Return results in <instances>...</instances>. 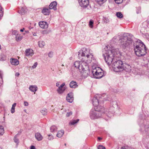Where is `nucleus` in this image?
<instances>
[{
    "label": "nucleus",
    "mask_w": 149,
    "mask_h": 149,
    "mask_svg": "<svg viewBox=\"0 0 149 149\" xmlns=\"http://www.w3.org/2000/svg\"><path fill=\"white\" fill-rule=\"evenodd\" d=\"M3 10L2 8L0 5V19L3 16Z\"/></svg>",
    "instance_id": "obj_34"
},
{
    "label": "nucleus",
    "mask_w": 149,
    "mask_h": 149,
    "mask_svg": "<svg viewBox=\"0 0 149 149\" xmlns=\"http://www.w3.org/2000/svg\"><path fill=\"white\" fill-rule=\"evenodd\" d=\"M97 3L100 5H101L104 2H106L107 0H95Z\"/></svg>",
    "instance_id": "obj_27"
},
{
    "label": "nucleus",
    "mask_w": 149,
    "mask_h": 149,
    "mask_svg": "<svg viewBox=\"0 0 149 149\" xmlns=\"http://www.w3.org/2000/svg\"><path fill=\"white\" fill-rule=\"evenodd\" d=\"M102 139V138L100 137H98V139L99 140H101Z\"/></svg>",
    "instance_id": "obj_56"
},
{
    "label": "nucleus",
    "mask_w": 149,
    "mask_h": 149,
    "mask_svg": "<svg viewBox=\"0 0 149 149\" xmlns=\"http://www.w3.org/2000/svg\"><path fill=\"white\" fill-rule=\"evenodd\" d=\"M34 36H35V34H33Z\"/></svg>",
    "instance_id": "obj_63"
},
{
    "label": "nucleus",
    "mask_w": 149,
    "mask_h": 149,
    "mask_svg": "<svg viewBox=\"0 0 149 149\" xmlns=\"http://www.w3.org/2000/svg\"><path fill=\"white\" fill-rule=\"evenodd\" d=\"M64 132L63 130H61L58 131L56 134V136L59 138L62 137L64 134Z\"/></svg>",
    "instance_id": "obj_23"
},
{
    "label": "nucleus",
    "mask_w": 149,
    "mask_h": 149,
    "mask_svg": "<svg viewBox=\"0 0 149 149\" xmlns=\"http://www.w3.org/2000/svg\"><path fill=\"white\" fill-rule=\"evenodd\" d=\"M103 21L104 23H107L109 22V21L108 18L103 17Z\"/></svg>",
    "instance_id": "obj_38"
},
{
    "label": "nucleus",
    "mask_w": 149,
    "mask_h": 149,
    "mask_svg": "<svg viewBox=\"0 0 149 149\" xmlns=\"http://www.w3.org/2000/svg\"><path fill=\"white\" fill-rule=\"evenodd\" d=\"M49 137L48 138V139L49 140H52L53 139L54 137L53 136L51 135H48Z\"/></svg>",
    "instance_id": "obj_45"
},
{
    "label": "nucleus",
    "mask_w": 149,
    "mask_h": 149,
    "mask_svg": "<svg viewBox=\"0 0 149 149\" xmlns=\"http://www.w3.org/2000/svg\"><path fill=\"white\" fill-rule=\"evenodd\" d=\"M65 146H66V143H65Z\"/></svg>",
    "instance_id": "obj_60"
},
{
    "label": "nucleus",
    "mask_w": 149,
    "mask_h": 149,
    "mask_svg": "<svg viewBox=\"0 0 149 149\" xmlns=\"http://www.w3.org/2000/svg\"><path fill=\"white\" fill-rule=\"evenodd\" d=\"M145 129L144 131L146 134L149 136V129L148 125H146L144 127Z\"/></svg>",
    "instance_id": "obj_25"
},
{
    "label": "nucleus",
    "mask_w": 149,
    "mask_h": 149,
    "mask_svg": "<svg viewBox=\"0 0 149 149\" xmlns=\"http://www.w3.org/2000/svg\"><path fill=\"white\" fill-rule=\"evenodd\" d=\"M41 112L43 115H46L47 114V110L45 108H43L41 110Z\"/></svg>",
    "instance_id": "obj_33"
},
{
    "label": "nucleus",
    "mask_w": 149,
    "mask_h": 149,
    "mask_svg": "<svg viewBox=\"0 0 149 149\" xmlns=\"http://www.w3.org/2000/svg\"><path fill=\"white\" fill-rule=\"evenodd\" d=\"M66 100L68 102H72L73 100V94L72 93H68L66 97Z\"/></svg>",
    "instance_id": "obj_11"
},
{
    "label": "nucleus",
    "mask_w": 149,
    "mask_h": 149,
    "mask_svg": "<svg viewBox=\"0 0 149 149\" xmlns=\"http://www.w3.org/2000/svg\"><path fill=\"white\" fill-rule=\"evenodd\" d=\"M133 37L132 35L129 33L124 34L120 40V47L123 48L128 47L132 43Z\"/></svg>",
    "instance_id": "obj_4"
},
{
    "label": "nucleus",
    "mask_w": 149,
    "mask_h": 149,
    "mask_svg": "<svg viewBox=\"0 0 149 149\" xmlns=\"http://www.w3.org/2000/svg\"><path fill=\"white\" fill-rule=\"evenodd\" d=\"M35 137L36 139L39 141H41L43 139V137L39 133H36Z\"/></svg>",
    "instance_id": "obj_19"
},
{
    "label": "nucleus",
    "mask_w": 149,
    "mask_h": 149,
    "mask_svg": "<svg viewBox=\"0 0 149 149\" xmlns=\"http://www.w3.org/2000/svg\"><path fill=\"white\" fill-rule=\"evenodd\" d=\"M117 54L114 49L104 51L103 54L105 61L108 65H110L112 62L115 61V59L117 57Z\"/></svg>",
    "instance_id": "obj_3"
},
{
    "label": "nucleus",
    "mask_w": 149,
    "mask_h": 149,
    "mask_svg": "<svg viewBox=\"0 0 149 149\" xmlns=\"http://www.w3.org/2000/svg\"><path fill=\"white\" fill-rule=\"evenodd\" d=\"M142 26L143 27H144L145 28H146L148 27L147 24L146 22H143L142 24Z\"/></svg>",
    "instance_id": "obj_40"
},
{
    "label": "nucleus",
    "mask_w": 149,
    "mask_h": 149,
    "mask_svg": "<svg viewBox=\"0 0 149 149\" xmlns=\"http://www.w3.org/2000/svg\"><path fill=\"white\" fill-rule=\"evenodd\" d=\"M102 96L100 95H96L95 96L93 99V105L95 107H96L97 106H99L100 107V108H102V107H103L101 105H99V101L98 99V98Z\"/></svg>",
    "instance_id": "obj_9"
},
{
    "label": "nucleus",
    "mask_w": 149,
    "mask_h": 149,
    "mask_svg": "<svg viewBox=\"0 0 149 149\" xmlns=\"http://www.w3.org/2000/svg\"><path fill=\"white\" fill-rule=\"evenodd\" d=\"M107 100H109V99H107Z\"/></svg>",
    "instance_id": "obj_62"
},
{
    "label": "nucleus",
    "mask_w": 149,
    "mask_h": 149,
    "mask_svg": "<svg viewBox=\"0 0 149 149\" xmlns=\"http://www.w3.org/2000/svg\"><path fill=\"white\" fill-rule=\"evenodd\" d=\"M45 42L42 41H40L38 42V45L40 47L42 48L45 45Z\"/></svg>",
    "instance_id": "obj_29"
},
{
    "label": "nucleus",
    "mask_w": 149,
    "mask_h": 149,
    "mask_svg": "<svg viewBox=\"0 0 149 149\" xmlns=\"http://www.w3.org/2000/svg\"><path fill=\"white\" fill-rule=\"evenodd\" d=\"M50 9H48L47 8H44L42 10V13L45 15H49L50 13Z\"/></svg>",
    "instance_id": "obj_17"
},
{
    "label": "nucleus",
    "mask_w": 149,
    "mask_h": 149,
    "mask_svg": "<svg viewBox=\"0 0 149 149\" xmlns=\"http://www.w3.org/2000/svg\"><path fill=\"white\" fill-rule=\"evenodd\" d=\"M12 34L13 35H16L17 36V35H18V32L16 31H12Z\"/></svg>",
    "instance_id": "obj_41"
},
{
    "label": "nucleus",
    "mask_w": 149,
    "mask_h": 149,
    "mask_svg": "<svg viewBox=\"0 0 149 149\" xmlns=\"http://www.w3.org/2000/svg\"><path fill=\"white\" fill-rule=\"evenodd\" d=\"M2 80V79L1 74L0 73V81H1L0 82V86L2 85V84L3 83V81Z\"/></svg>",
    "instance_id": "obj_43"
},
{
    "label": "nucleus",
    "mask_w": 149,
    "mask_h": 149,
    "mask_svg": "<svg viewBox=\"0 0 149 149\" xmlns=\"http://www.w3.org/2000/svg\"><path fill=\"white\" fill-rule=\"evenodd\" d=\"M29 89L32 92H34L35 94L38 90V87L36 85H31L29 86Z\"/></svg>",
    "instance_id": "obj_18"
},
{
    "label": "nucleus",
    "mask_w": 149,
    "mask_h": 149,
    "mask_svg": "<svg viewBox=\"0 0 149 149\" xmlns=\"http://www.w3.org/2000/svg\"><path fill=\"white\" fill-rule=\"evenodd\" d=\"M115 2L117 4H119L121 3L123 1V0H114Z\"/></svg>",
    "instance_id": "obj_39"
},
{
    "label": "nucleus",
    "mask_w": 149,
    "mask_h": 149,
    "mask_svg": "<svg viewBox=\"0 0 149 149\" xmlns=\"http://www.w3.org/2000/svg\"><path fill=\"white\" fill-rule=\"evenodd\" d=\"M92 71L94 77L96 79H99L102 77L103 75V73L102 72V69L98 67L95 68Z\"/></svg>",
    "instance_id": "obj_8"
},
{
    "label": "nucleus",
    "mask_w": 149,
    "mask_h": 149,
    "mask_svg": "<svg viewBox=\"0 0 149 149\" xmlns=\"http://www.w3.org/2000/svg\"><path fill=\"white\" fill-rule=\"evenodd\" d=\"M113 39H116V37H115L113 38Z\"/></svg>",
    "instance_id": "obj_58"
},
{
    "label": "nucleus",
    "mask_w": 149,
    "mask_h": 149,
    "mask_svg": "<svg viewBox=\"0 0 149 149\" xmlns=\"http://www.w3.org/2000/svg\"><path fill=\"white\" fill-rule=\"evenodd\" d=\"M24 30V28H23V29H20V31L21 32H23Z\"/></svg>",
    "instance_id": "obj_54"
},
{
    "label": "nucleus",
    "mask_w": 149,
    "mask_h": 149,
    "mask_svg": "<svg viewBox=\"0 0 149 149\" xmlns=\"http://www.w3.org/2000/svg\"><path fill=\"white\" fill-rule=\"evenodd\" d=\"M81 62L80 61H76L74 63V66L76 68L78 69L79 70L80 66H81Z\"/></svg>",
    "instance_id": "obj_21"
},
{
    "label": "nucleus",
    "mask_w": 149,
    "mask_h": 149,
    "mask_svg": "<svg viewBox=\"0 0 149 149\" xmlns=\"http://www.w3.org/2000/svg\"><path fill=\"white\" fill-rule=\"evenodd\" d=\"M111 104L113 108L117 107L118 106L117 102L116 101L111 102Z\"/></svg>",
    "instance_id": "obj_32"
},
{
    "label": "nucleus",
    "mask_w": 149,
    "mask_h": 149,
    "mask_svg": "<svg viewBox=\"0 0 149 149\" xmlns=\"http://www.w3.org/2000/svg\"><path fill=\"white\" fill-rule=\"evenodd\" d=\"M65 83H62V84L59 86L58 87H60L61 88H64V86L65 85Z\"/></svg>",
    "instance_id": "obj_50"
},
{
    "label": "nucleus",
    "mask_w": 149,
    "mask_h": 149,
    "mask_svg": "<svg viewBox=\"0 0 149 149\" xmlns=\"http://www.w3.org/2000/svg\"><path fill=\"white\" fill-rule=\"evenodd\" d=\"M16 76H18L19 75V73H17L15 74Z\"/></svg>",
    "instance_id": "obj_55"
},
{
    "label": "nucleus",
    "mask_w": 149,
    "mask_h": 149,
    "mask_svg": "<svg viewBox=\"0 0 149 149\" xmlns=\"http://www.w3.org/2000/svg\"><path fill=\"white\" fill-rule=\"evenodd\" d=\"M69 86L70 88H75L78 86L77 82L74 81H72L70 82Z\"/></svg>",
    "instance_id": "obj_16"
},
{
    "label": "nucleus",
    "mask_w": 149,
    "mask_h": 149,
    "mask_svg": "<svg viewBox=\"0 0 149 149\" xmlns=\"http://www.w3.org/2000/svg\"><path fill=\"white\" fill-rule=\"evenodd\" d=\"M53 56V52H50L48 54V56L49 57L52 58Z\"/></svg>",
    "instance_id": "obj_47"
},
{
    "label": "nucleus",
    "mask_w": 149,
    "mask_h": 149,
    "mask_svg": "<svg viewBox=\"0 0 149 149\" xmlns=\"http://www.w3.org/2000/svg\"><path fill=\"white\" fill-rule=\"evenodd\" d=\"M134 50L136 54L138 56H141L146 55L147 49L145 45L141 40H138L134 43Z\"/></svg>",
    "instance_id": "obj_2"
},
{
    "label": "nucleus",
    "mask_w": 149,
    "mask_h": 149,
    "mask_svg": "<svg viewBox=\"0 0 149 149\" xmlns=\"http://www.w3.org/2000/svg\"><path fill=\"white\" fill-rule=\"evenodd\" d=\"M6 57L5 55L1 54L0 56V61H3L6 60Z\"/></svg>",
    "instance_id": "obj_37"
},
{
    "label": "nucleus",
    "mask_w": 149,
    "mask_h": 149,
    "mask_svg": "<svg viewBox=\"0 0 149 149\" xmlns=\"http://www.w3.org/2000/svg\"><path fill=\"white\" fill-rule=\"evenodd\" d=\"M112 66L114 71L117 72L123 71L125 68L123 62L120 60H117L116 58L115 61L113 62Z\"/></svg>",
    "instance_id": "obj_5"
},
{
    "label": "nucleus",
    "mask_w": 149,
    "mask_h": 149,
    "mask_svg": "<svg viewBox=\"0 0 149 149\" xmlns=\"http://www.w3.org/2000/svg\"><path fill=\"white\" fill-rule=\"evenodd\" d=\"M60 82H57L56 84V86L57 87H59V85Z\"/></svg>",
    "instance_id": "obj_52"
},
{
    "label": "nucleus",
    "mask_w": 149,
    "mask_h": 149,
    "mask_svg": "<svg viewBox=\"0 0 149 149\" xmlns=\"http://www.w3.org/2000/svg\"><path fill=\"white\" fill-rule=\"evenodd\" d=\"M79 120V119H77L76 120H72L69 123V124L70 125H73L77 123Z\"/></svg>",
    "instance_id": "obj_26"
},
{
    "label": "nucleus",
    "mask_w": 149,
    "mask_h": 149,
    "mask_svg": "<svg viewBox=\"0 0 149 149\" xmlns=\"http://www.w3.org/2000/svg\"><path fill=\"white\" fill-rule=\"evenodd\" d=\"M61 110H63V109H61Z\"/></svg>",
    "instance_id": "obj_59"
},
{
    "label": "nucleus",
    "mask_w": 149,
    "mask_h": 149,
    "mask_svg": "<svg viewBox=\"0 0 149 149\" xmlns=\"http://www.w3.org/2000/svg\"><path fill=\"white\" fill-rule=\"evenodd\" d=\"M29 105L28 103L26 101H24V105L25 106H28Z\"/></svg>",
    "instance_id": "obj_49"
},
{
    "label": "nucleus",
    "mask_w": 149,
    "mask_h": 149,
    "mask_svg": "<svg viewBox=\"0 0 149 149\" xmlns=\"http://www.w3.org/2000/svg\"><path fill=\"white\" fill-rule=\"evenodd\" d=\"M89 54L88 49L83 48L79 52L78 56L79 57L80 56L84 57L86 56V57L88 59L87 60V62L90 63L92 62V59L93 60V55L91 54Z\"/></svg>",
    "instance_id": "obj_6"
},
{
    "label": "nucleus",
    "mask_w": 149,
    "mask_h": 149,
    "mask_svg": "<svg viewBox=\"0 0 149 149\" xmlns=\"http://www.w3.org/2000/svg\"><path fill=\"white\" fill-rule=\"evenodd\" d=\"M72 114V111H70L69 112L67 113L66 116L67 117H69Z\"/></svg>",
    "instance_id": "obj_46"
},
{
    "label": "nucleus",
    "mask_w": 149,
    "mask_h": 149,
    "mask_svg": "<svg viewBox=\"0 0 149 149\" xmlns=\"http://www.w3.org/2000/svg\"><path fill=\"white\" fill-rule=\"evenodd\" d=\"M30 149H36V148L34 146H31Z\"/></svg>",
    "instance_id": "obj_53"
},
{
    "label": "nucleus",
    "mask_w": 149,
    "mask_h": 149,
    "mask_svg": "<svg viewBox=\"0 0 149 149\" xmlns=\"http://www.w3.org/2000/svg\"><path fill=\"white\" fill-rule=\"evenodd\" d=\"M50 130L51 132H54L57 131V128L56 126L53 125L51 127Z\"/></svg>",
    "instance_id": "obj_24"
},
{
    "label": "nucleus",
    "mask_w": 149,
    "mask_h": 149,
    "mask_svg": "<svg viewBox=\"0 0 149 149\" xmlns=\"http://www.w3.org/2000/svg\"><path fill=\"white\" fill-rule=\"evenodd\" d=\"M16 105V103H14L12 105V107L11 109H15V107Z\"/></svg>",
    "instance_id": "obj_48"
},
{
    "label": "nucleus",
    "mask_w": 149,
    "mask_h": 149,
    "mask_svg": "<svg viewBox=\"0 0 149 149\" xmlns=\"http://www.w3.org/2000/svg\"><path fill=\"white\" fill-rule=\"evenodd\" d=\"M34 36H35V34H33Z\"/></svg>",
    "instance_id": "obj_64"
},
{
    "label": "nucleus",
    "mask_w": 149,
    "mask_h": 149,
    "mask_svg": "<svg viewBox=\"0 0 149 149\" xmlns=\"http://www.w3.org/2000/svg\"><path fill=\"white\" fill-rule=\"evenodd\" d=\"M10 61L11 64L13 65H17L19 64V61L16 59H11Z\"/></svg>",
    "instance_id": "obj_15"
},
{
    "label": "nucleus",
    "mask_w": 149,
    "mask_h": 149,
    "mask_svg": "<svg viewBox=\"0 0 149 149\" xmlns=\"http://www.w3.org/2000/svg\"><path fill=\"white\" fill-rule=\"evenodd\" d=\"M80 6L84 8H86L89 4V0H78Z\"/></svg>",
    "instance_id": "obj_10"
},
{
    "label": "nucleus",
    "mask_w": 149,
    "mask_h": 149,
    "mask_svg": "<svg viewBox=\"0 0 149 149\" xmlns=\"http://www.w3.org/2000/svg\"><path fill=\"white\" fill-rule=\"evenodd\" d=\"M38 65V63L37 62H35L33 65L32 66V68L33 69L36 68Z\"/></svg>",
    "instance_id": "obj_44"
},
{
    "label": "nucleus",
    "mask_w": 149,
    "mask_h": 149,
    "mask_svg": "<svg viewBox=\"0 0 149 149\" xmlns=\"http://www.w3.org/2000/svg\"><path fill=\"white\" fill-rule=\"evenodd\" d=\"M65 89V87L64 88L58 87V89L57 90V91L58 94H61L64 92Z\"/></svg>",
    "instance_id": "obj_20"
},
{
    "label": "nucleus",
    "mask_w": 149,
    "mask_h": 149,
    "mask_svg": "<svg viewBox=\"0 0 149 149\" xmlns=\"http://www.w3.org/2000/svg\"><path fill=\"white\" fill-rule=\"evenodd\" d=\"M98 149H105V147L102 145H99L97 147Z\"/></svg>",
    "instance_id": "obj_42"
},
{
    "label": "nucleus",
    "mask_w": 149,
    "mask_h": 149,
    "mask_svg": "<svg viewBox=\"0 0 149 149\" xmlns=\"http://www.w3.org/2000/svg\"><path fill=\"white\" fill-rule=\"evenodd\" d=\"M109 112L107 111V109H104L103 107L100 108L99 106H97V107L95 108L94 109H92L90 113V117L91 119L94 120L97 119L102 117L105 115H107L108 117V114L109 113Z\"/></svg>",
    "instance_id": "obj_1"
},
{
    "label": "nucleus",
    "mask_w": 149,
    "mask_h": 149,
    "mask_svg": "<svg viewBox=\"0 0 149 149\" xmlns=\"http://www.w3.org/2000/svg\"><path fill=\"white\" fill-rule=\"evenodd\" d=\"M15 112V109H11V112L13 113H14Z\"/></svg>",
    "instance_id": "obj_51"
},
{
    "label": "nucleus",
    "mask_w": 149,
    "mask_h": 149,
    "mask_svg": "<svg viewBox=\"0 0 149 149\" xmlns=\"http://www.w3.org/2000/svg\"><path fill=\"white\" fill-rule=\"evenodd\" d=\"M4 133V130L3 127L1 125H0V136L3 135Z\"/></svg>",
    "instance_id": "obj_30"
},
{
    "label": "nucleus",
    "mask_w": 149,
    "mask_h": 149,
    "mask_svg": "<svg viewBox=\"0 0 149 149\" xmlns=\"http://www.w3.org/2000/svg\"><path fill=\"white\" fill-rule=\"evenodd\" d=\"M116 15L117 17L119 18H122L123 17V15L122 13L120 12H117Z\"/></svg>",
    "instance_id": "obj_31"
},
{
    "label": "nucleus",
    "mask_w": 149,
    "mask_h": 149,
    "mask_svg": "<svg viewBox=\"0 0 149 149\" xmlns=\"http://www.w3.org/2000/svg\"><path fill=\"white\" fill-rule=\"evenodd\" d=\"M79 70L82 73L84 77H87L90 74V71L88 64L86 62L83 61L81 63Z\"/></svg>",
    "instance_id": "obj_7"
},
{
    "label": "nucleus",
    "mask_w": 149,
    "mask_h": 149,
    "mask_svg": "<svg viewBox=\"0 0 149 149\" xmlns=\"http://www.w3.org/2000/svg\"><path fill=\"white\" fill-rule=\"evenodd\" d=\"M33 50L31 49H26L25 51V54L26 56H32L34 54Z\"/></svg>",
    "instance_id": "obj_12"
},
{
    "label": "nucleus",
    "mask_w": 149,
    "mask_h": 149,
    "mask_svg": "<svg viewBox=\"0 0 149 149\" xmlns=\"http://www.w3.org/2000/svg\"><path fill=\"white\" fill-rule=\"evenodd\" d=\"M121 149H127V148L125 147H122Z\"/></svg>",
    "instance_id": "obj_57"
},
{
    "label": "nucleus",
    "mask_w": 149,
    "mask_h": 149,
    "mask_svg": "<svg viewBox=\"0 0 149 149\" xmlns=\"http://www.w3.org/2000/svg\"><path fill=\"white\" fill-rule=\"evenodd\" d=\"M57 3L54 1L51 3L49 6V8L50 9H53L54 10H56Z\"/></svg>",
    "instance_id": "obj_13"
},
{
    "label": "nucleus",
    "mask_w": 149,
    "mask_h": 149,
    "mask_svg": "<svg viewBox=\"0 0 149 149\" xmlns=\"http://www.w3.org/2000/svg\"><path fill=\"white\" fill-rule=\"evenodd\" d=\"M93 20L91 19L89 22V25L90 28H92L93 27Z\"/></svg>",
    "instance_id": "obj_36"
},
{
    "label": "nucleus",
    "mask_w": 149,
    "mask_h": 149,
    "mask_svg": "<svg viewBox=\"0 0 149 149\" xmlns=\"http://www.w3.org/2000/svg\"><path fill=\"white\" fill-rule=\"evenodd\" d=\"M26 12V9L23 7H22L21 9L19 10L18 11V13L22 15L24 14Z\"/></svg>",
    "instance_id": "obj_22"
},
{
    "label": "nucleus",
    "mask_w": 149,
    "mask_h": 149,
    "mask_svg": "<svg viewBox=\"0 0 149 149\" xmlns=\"http://www.w3.org/2000/svg\"><path fill=\"white\" fill-rule=\"evenodd\" d=\"M23 37L20 35H18L16 36L15 38L17 41H20L22 39Z\"/></svg>",
    "instance_id": "obj_28"
},
{
    "label": "nucleus",
    "mask_w": 149,
    "mask_h": 149,
    "mask_svg": "<svg viewBox=\"0 0 149 149\" xmlns=\"http://www.w3.org/2000/svg\"><path fill=\"white\" fill-rule=\"evenodd\" d=\"M39 24L40 27L42 29H46L48 26L47 23L44 21L40 22Z\"/></svg>",
    "instance_id": "obj_14"
},
{
    "label": "nucleus",
    "mask_w": 149,
    "mask_h": 149,
    "mask_svg": "<svg viewBox=\"0 0 149 149\" xmlns=\"http://www.w3.org/2000/svg\"><path fill=\"white\" fill-rule=\"evenodd\" d=\"M18 134L16 135L14 138V142L17 144V145L19 143V141L18 139L17 138V136Z\"/></svg>",
    "instance_id": "obj_35"
},
{
    "label": "nucleus",
    "mask_w": 149,
    "mask_h": 149,
    "mask_svg": "<svg viewBox=\"0 0 149 149\" xmlns=\"http://www.w3.org/2000/svg\"><path fill=\"white\" fill-rule=\"evenodd\" d=\"M137 13H139V12H137Z\"/></svg>",
    "instance_id": "obj_61"
}]
</instances>
